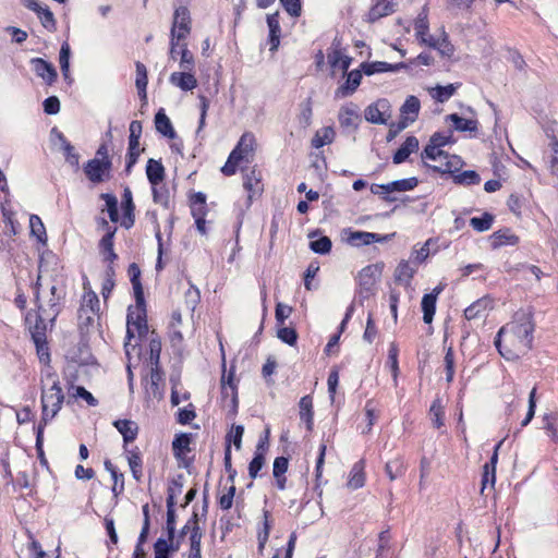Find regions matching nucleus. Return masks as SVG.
Listing matches in <instances>:
<instances>
[{
    "label": "nucleus",
    "mask_w": 558,
    "mask_h": 558,
    "mask_svg": "<svg viewBox=\"0 0 558 558\" xmlns=\"http://www.w3.org/2000/svg\"><path fill=\"white\" fill-rule=\"evenodd\" d=\"M128 275L137 300L134 310L129 308L126 316V340L124 349H161V341L155 330H149L146 310L143 305V287L141 283V269L136 263L128 267Z\"/></svg>",
    "instance_id": "obj_1"
},
{
    "label": "nucleus",
    "mask_w": 558,
    "mask_h": 558,
    "mask_svg": "<svg viewBox=\"0 0 558 558\" xmlns=\"http://www.w3.org/2000/svg\"><path fill=\"white\" fill-rule=\"evenodd\" d=\"M83 290L84 293L77 313L81 333L78 349H88L90 345V337H97V330L95 329L94 323L99 315V299L96 292L92 289L87 279L83 282Z\"/></svg>",
    "instance_id": "obj_2"
},
{
    "label": "nucleus",
    "mask_w": 558,
    "mask_h": 558,
    "mask_svg": "<svg viewBox=\"0 0 558 558\" xmlns=\"http://www.w3.org/2000/svg\"><path fill=\"white\" fill-rule=\"evenodd\" d=\"M534 328L535 325L531 313L525 311L515 312L512 320L499 329L494 344L496 349H500L502 337L510 336L518 340L519 345L531 347L533 342Z\"/></svg>",
    "instance_id": "obj_3"
},
{
    "label": "nucleus",
    "mask_w": 558,
    "mask_h": 558,
    "mask_svg": "<svg viewBox=\"0 0 558 558\" xmlns=\"http://www.w3.org/2000/svg\"><path fill=\"white\" fill-rule=\"evenodd\" d=\"M86 179L94 185L109 182L113 178V160L108 143H101L94 158L83 165Z\"/></svg>",
    "instance_id": "obj_4"
},
{
    "label": "nucleus",
    "mask_w": 558,
    "mask_h": 558,
    "mask_svg": "<svg viewBox=\"0 0 558 558\" xmlns=\"http://www.w3.org/2000/svg\"><path fill=\"white\" fill-rule=\"evenodd\" d=\"M255 148V135L252 132H244L222 166V174L226 177L235 174L241 162H250L252 160Z\"/></svg>",
    "instance_id": "obj_5"
},
{
    "label": "nucleus",
    "mask_w": 558,
    "mask_h": 558,
    "mask_svg": "<svg viewBox=\"0 0 558 558\" xmlns=\"http://www.w3.org/2000/svg\"><path fill=\"white\" fill-rule=\"evenodd\" d=\"M25 322L36 349H47L48 332L52 330L54 322L44 318L38 311L27 313Z\"/></svg>",
    "instance_id": "obj_6"
},
{
    "label": "nucleus",
    "mask_w": 558,
    "mask_h": 558,
    "mask_svg": "<svg viewBox=\"0 0 558 558\" xmlns=\"http://www.w3.org/2000/svg\"><path fill=\"white\" fill-rule=\"evenodd\" d=\"M191 33V16L186 7H179L174 10L173 23L171 27V48L170 57L175 59L177 46L184 40Z\"/></svg>",
    "instance_id": "obj_7"
},
{
    "label": "nucleus",
    "mask_w": 558,
    "mask_h": 558,
    "mask_svg": "<svg viewBox=\"0 0 558 558\" xmlns=\"http://www.w3.org/2000/svg\"><path fill=\"white\" fill-rule=\"evenodd\" d=\"M384 269L383 263L367 265L362 268L356 277L359 290L357 293L363 299H368L376 292L377 282Z\"/></svg>",
    "instance_id": "obj_8"
},
{
    "label": "nucleus",
    "mask_w": 558,
    "mask_h": 558,
    "mask_svg": "<svg viewBox=\"0 0 558 558\" xmlns=\"http://www.w3.org/2000/svg\"><path fill=\"white\" fill-rule=\"evenodd\" d=\"M64 400L62 388L56 383L50 388L41 389L43 421L47 424L61 410Z\"/></svg>",
    "instance_id": "obj_9"
},
{
    "label": "nucleus",
    "mask_w": 558,
    "mask_h": 558,
    "mask_svg": "<svg viewBox=\"0 0 558 558\" xmlns=\"http://www.w3.org/2000/svg\"><path fill=\"white\" fill-rule=\"evenodd\" d=\"M187 202L196 230L203 235L207 234L206 216L209 209L206 194L203 192H192L187 196Z\"/></svg>",
    "instance_id": "obj_10"
},
{
    "label": "nucleus",
    "mask_w": 558,
    "mask_h": 558,
    "mask_svg": "<svg viewBox=\"0 0 558 558\" xmlns=\"http://www.w3.org/2000/svg\"><path fill=\"white\" fill-rule=\"evenodd\" d=\"M62 300L63 295L56 286L50 288V296L47 300L40 299L38 289L36 288V311L40 312L43 317L50 322H56L57 317L61 313Z\"/></svg>",
    "instance_id": "obj_11"
},
{
    "label": "nucleus",
    "mask_w": 558,
    "mask_h": 558,
    "mask_svg": "<svg viewBox=\"0 0 558 558\" xmlns=\"http://www.w3.org/2000/svg\"><path fill=\"white\" fill-rule=\"evenodd\" d=\"M243 187L247 192V205L250 206L253 199L260 197L264 192L262 171L256 167L247 170L243 175Z\"/></svg>",
    "instance_id": "obj_12"
},
{
    "label": "nucleus",
    "mask_w": 558,
    "mask_h": 558,
    "mask_svg": "<svg viewBox=\"0 0 558 558\" xmlns=\"http://www.w3.org/2000/svg\"><path fill=\"white\" fill-rule=\"evenodd\" d=\"M23 4L37 14L41 25L49 32L57 29V22L53 13L48 7H41L37 0H23Z\"/></svg>",
    "instance_id": "obj_13"
},
{
    "label": "nucleus",
    "mask_w": 558,
    "mask_h": 558,
    "mask_svg": "<svg viewBox=\"0 0 558 558\" xmlns=\"http://www.w3.org/2000/svg\"><path fill=\"white\" fill-rule=\"evenodd\" d=\"M339 124L344 130L356 131L361 123L359 108L354 104L342 106L338 113Z\"/></svg>",
    "instance_id": "obj_14"
},
{
    "label": "nucleus",
    "mask_w": 558,
    "mask_h": 558,
    "mask_svg": "<svg viewBox=\"0 0 558 558\" xmlns=\"http://www.w3.org/2000/svg\"><path fill=\"white\" fill-rule=\"evenodd\" d=\"M121 208V226L125 229H131L135 223V204L133 202L132 191L129 186H125L123 190Z\"/></svg>",
    "instance_id": "obj_15"
},
{
    "label": "nucleus",
    "mask_w": 558,
    "mask_h": 558,
    "mask_svg": "<svg viewBox=\"0 0 558 558\" xmlns=\"http://www.w3.org/2000/svg\"><path fill=\"white\" fill-rule=\"evenodd\" d=\"M99 253L102 262L108 264L109 269L112 271V264L118 259V254L114 252V230L105 233L98 243Z\"/></svg>",
    "instance_id": "obj_16"
},
{
    "label": "nucleus",
    "mask_w": 558,
    "mask_h": 558,
    "mask_svg": "<svg viewBox=\"0 0 558 558\" xmlns=\"http://www.w3.org/2000/svg\"><path fill=\"white\" fill-rule=\"evenodd\" d=\"M444 287L437 286L432 292L426 293L422 298L421 307L423 312V320L425 324H430L434 319L436 312V303L438 295L442 292Z\"/></svg>",
    "instance_id": "obj_17"
},
{
    "label": "nucleus",
    "mask_w": 558,
    "mask_h": 558,
    "mask_svg": "<svg viewBox=\"0 0 558 558\" xmlns=\"http://www.w3.org/2000/svg\"><path fill=\"white\" fill-rule=\"evenodd\" d=\"M441 160L444 161L439 166L428 165L426 162L424 163L434 172L441 174H451L453 177L458 171H460V169L463 166L462 159L457 155H450L447 153Z\"/></svg>",
    "instance_id": "obj_18"
},
{
    "label": "nucleus",
    "mask_w": 558,
    "mask_h": 558,
    "mask_svg": "<svg viewBox=\"0 0 558 558\" xmlns=\"http://www.w3.org/2000/svg\"><path fill=\"white\" fill-rule=\"evenodd\" d=\"M493 308V299L489 295L477 299L464 310V317L468 320L484 317Z\"/></svg>",
    "instance_id": "obj_19"
},
{
    "label": "nucleus",
    "mask_w": 558,
    "mask_h": 558,
    "mask_svg": "<svg viewBox=\"0 0 558 558\" xmlns=\"http://www.w3.org/2000/svg\"><path fill=\"white\" fill-rule=\"evenodd\" d=\"M362 73V69L348 72L345 82L336 89L335 97L344 98L352 95L361 84Z\"/></svg>",
    "instance_id": "obj_20"
},
{
    "label": "nucleus",
    "mask_w": 558,
    "mask_h": 558,
    "mask_svg": "<svg viewBox=\"0 0 558 558\" xmlns=\"http://www.w3.org/2000/svg\"><path fill=\"white\" fill-rule=\"evenodd\" d=\"M222 360V376H221V390L225 399L230 397L231 404H238L235 385L233 381L234 369L233 366L230 368L229 374H226V355L225 351H221Z\"/></svg>",
    "instance_id": "obj_21"
},
{
    "label": "nucleus",
    "mask_w": 558,
    "mask_h": 558,
    "mask_svg": "<svg viewBox=\"0 0 558 558\" xmlns=\"http://www.w3.org/2000/svg\"><path fill=\"white\" fill-rule=\"evenodd\" d=\"M421 109L420 100L416 96H408L404 104L402 105L401 112V129L408 126L410 122H414L417 119Z\"/></svg>",
    "instance_id": "obj_22"
},
{
    "label": "nucleus",
    "mask_w": 558,
    "mask_h": 558,
    "mask_svg": "<svg viewBox=\"0 0 558 558\" xmlns=\"http://www.w3.org/2000/svg\"><path fill=\"white\" fill-rule=\"evenodd\" d=\"M395 5L393 0H376L367 13L366 21L375 23L381 17L392 14L395 12Z\"/></svg>",
    "instance_id": "obj_23"
},
{
    "label": "nucleus",
    "mask_w": 558,
    "mask_h": 558,
    "mask_svg": "<svg viewBox=\"0 0 558 558\" xmlns=\"http://www.w3.org/2000/svg\"><path fill=\"white\" fill-rule=\"evenodd\" d=\"M31 62L36 75L41 77L48 85L56 82L58 73L51 63L41 58H34Z\"/></svg>",
    "instance_id": "obj_24"
},
{
    "label": "nucleus",
    "mask_w": 558,
    "mask_h": 558,
    "mask_svg": "<svg viewBox=\"0 0 558 558\" xmlns=\"http://www.w3.org/2000/svg\"><path fill=\"white\" fill-rule=\"evenodd\" d=\"M388 107L387 100H378L374 104H371L365 109V119L374 124H386L387 116L386 108Z\"/></svg>",
    "instance_id": "obj_25"
},
{
    "label": "nucleus",
    "mask_w": 558,
    "mask_h": 558,
    "mask_svg": "<svg viewBox=\"0 0 558 558\" xmlns=\"http://www.w3.org/2000/svg\"><path fill=\"white\" fill-rule=\"evenodd\" d=\"M446 121L452 123L453 130L458 132H470L473 136L477 135L478 121L477 119H465L460 117L458 113H451L446 117Z\"/></svg>",
    "instance_id": "obj_26"
},
{
    "label": "nucleus",
    "mask_w": 558,
    "mask_h": 558,
    "mask_svg": "<svg viewBox=\"0 0 558 558\" xmlns=\"http://www.w3.org/2000/svg\"><path fill=\"white\" fill-rule=\"evenodd\" d=\"M193 71H180L173 72L170 75V83L180 89L187 92L192 90L197 86V80L195 75L192 73Z\"/></svg>",
    "instance_id": "obj_27"
},
{
    "label": "nucleus",
    "mask_w": 558,
    "mask_h": 558,
    "mask_svg": "<svg viewBox=\"0 0 558 558\" xmlns=\"http://www.w3.org/2000/svg\"><path fill=\"white\" fill-rule=\"evenodd\" d=\"M519 242L520 238L509 228L497 230L490 235V245L493 248H498L505 245L514 246L519 244Z\"/></svg>",
    "instance_id": "obj_28"
},
{
    "label": "nucleus",
    "mask_w": 558,
    "mask_h": 558,
    "mask_svg": "<svg viewBox=\"0 0 558 558\" xmlns=\"http://www.w3.org/2000/svg\"><path fill=\"white\" fill-rule=\"evenodd\" d=\"M147 180L151 186L161 184L166 177V170L160 160L149 158L146 165Z\"/></svg>",
    "instance_id": "obj_29"
},
{
    "label": "nucleus",
    "mask_w": 558,
    "mask_h": 558,
    "mask_svg": "<svg viewBox=\"0 0 558 558\" xmlns=\"http://www.w3.org/2000/svg\"><path fill=\"white\" fill-rule=\"evenodd\" d=\"M418 149V140L415 136H408L401 146L393 154L392 161L395 165L404 162L412 153Z\"/></svg>",
    "instance_id": "obj_30"
},
{
    "label": "nucleus",
    "mask_w": 558,
    "mask_h": 558,
    "mask_svg": "<svg viewBox=\"0 0 558 558\" xmlns=\"http://www.w3.org/2000/svg\"><path fill=\"white\" fill-rule=\"evenodd\" d=\"M203 533L198 525V517L197 513H193V525L190 536V553L189 558H202L201 554V543H202Z\"/></svg>",
    "instance_id": "obj_31"
},
{
    "label": "nucleus",
    "mask_w": 558,
    "mask_h": 558,
    "mask_svg": "<svg viewBox=\"0 0 558 558\" xmlns=\"http://www.w3.org/2000/svg\"><path fill=\"white\" fill-rule=\"evenodd\" d=\"M415 274L416 268L412 267L409 260L402 259L395 270L393 278L397 283L410 287Z\"/></svg>",
    "instance_id": "obj_32"
},
{
    "label": "nucleus",
    "mask_w": 558,
    "mask_h": 558,
    "mask_svg": "<svg viewBox=\"0 0 558 558\" xmlns=\"http://www.w3.org/2000/svg\"><path fill=\"white\" fill-rule=\"evenodd\" d=\"M190 444L191 436L189 434L178 435L172 442L173 454L178 460L184 462V466H187L185 453L191 451Z\"/></svg>",
    "instance_id": "obj_33"
},
{
    "label": "nucleus",
    "mask_w": 558,
    "mask_h": 558,
    "mask_svg": "<svg viewBox=\"0 0 558 558\" xmlns=\"http://www.w3.org/2000/svg\"><path fill=\"white\" fill-rule=\"evenodd\" d=\"M136 77H135V86L137 88L138 96L142 100H146L147 98V84H148V73L146 65L141 61L135 62Z\"/></svg>",
    "instance_id": "obj_34"
},
{
    "label": "nucleus",
    "mask_w": 558,
    "mask_h": 558,
    "mask_svg": "<svg viewBox=\"0 0 558 558\" xmlns=\"http://www.w3.org/2000/svg\"><path fill=\"white\" fill-rule=\"evenodd\" d=\"M365 462L364 460H360L351 469L350 477L348 481V487L350 489H357L364 486L365 483Z\"/></svg>",
    "instance_id": "obj_35"
},
{
    "label": "nucleus",
    "mask_w": 558,
    "mask_h": 558,
    "mask_svg": "<svg viewBox=\"0 0 558 558\" xmlns=\"http://www.w3.org/2000/svg\"><path fill=\"white\" fill-rule=\"evenodd\" d=\"M113 425L123 436L124 442H131L136 438L138 426L135 422L130 420H118Z\"/></svg>",
    "instance_id": "obj_36"
},
{
    "label": "nucleus",
    "mask_w": 558,
    "mask_h": 558,
    "mask_svg": "<svg viewBox=\"0 0 558 558\" xmlns=\"http://www.w3.org/2000/svg\"><path fill=\"white\" fill-rule=\"evenodd\" d=\"M460 85V83L448 84L446 86L437 85L436 87L430 88L429 94L435 101L442 104L449 100L456 94Z\"/></svg>",
    "instance_id": "obj_37"
},
{
    "label": "nucleus",
    "mask_w": 558,
    "mask_h": 558,
    "mask_svg": "<svg viewBox=\"0 0 558 558\" xmlns=\"http://www.w3.org/2000/svg\"><path fill=\"white\" fill-rule=\"evenodd\" d=\"M155 125L156 130L163 136H167L168 138H173L175 136L172 123L162 109H160L155 116Z\"/></svg>",
    "instance_id": "obj_38"
},
{
    "label": "nucleus",
    "mask_w": 558,
    "mask_h": 558,
    "mask_svg": "<svg viewBox=\"0 0 558 558\" xmlns=\"http://www.w3.org/2000/svg\"><path fill=\"white\" fill-rule=\"evenodd\" d=\"M58 138L62 144L63 155L65 161L72 167L78 168L80 165V154L75 150V147L66 140L63 133H58Z\"/></svg>",
    "instance_id": "obj_39"
},
{
    "label": "nucleus",
    "mask_w": 558,
    "mask_h": 558,
    "mask_svg": "<svg viewBox=\"0 0 558 558\" xmlns=\"http://www.w3.org/2000/svg\"><path fill=\"white\" fill-rule=\"evenodd\" d=\"M144 148H141L140 142L129 141L126 160H125V173L129 175L133 167L136 165Z\"/></svg>",
    "instance_id": "obj_40"
},
{
    "label": "nucleus",
    "mask_w": 558,
    "mask_h": 558,
    "mask_svg": "<svg viewBox=\"0 0 558 558\" xmlns=\"http://www.w3.org/2000/svg\"><path fill=\"white\" fill-rule=\"evenodd\" d=\"M300 418L306 423L307 430L313 429V401L310 396H304L300 400Z\"/></svg>",
    "instance_id": "obj_41"
},
{
    "label": "nucleus",
    "mask_w": 558,
    "mask_h": 558,
    "mask_svg": "<svg viewBox=\"0 0 558 558\" xmlns=\"http://www.w3.org/2000/svg\"><path fill=\"white\" fill-rule=\"evenodd\" d=\"M397 68H398V65H392V64L384 62V61L363 62L361 64V69L363 71V73L367 76H371L376 73L390 72Z\"/></svg>",
    "instance_id": "obj_42"
},
{
    "label": "nucleus",
    "mask_w": 558,
    "mask_h": 558,
    "mask_svg": "<svg viewBox=\"0 0 558 558\" xmlns=\"http://www.w3.org/2000/svg\"><path fill=\"white\" fill-rule=\"evenodd\" d=\"M335 140V131L331 126L323 128L316 131L312 138V146L314 148H322L325 145L332 143Z\"/></svg>",
    "instance_id": "obj_43"
},
{
    "label": "nucleus",
    "mask_w": 558,
    "mask_h": 558,
    "mask_svg": "<svg viewBox=\"0 0 558 558\" xmlns=\"http://www.w3.org/2000/svg\"><path fill=\"white\" fill-rule=\"evenodd\" d=\"M29 227H31V233L34 236H36L38 242L45 244L47 242L46 228H45L41 219L37 215H32L29 217Z\"/></svg>",
    "instance_id": "obj_44"
},
{
    "label": "nucleus",
    "mask_w": 558,
    "mask_h": 558,
    "mask_svg": "<svg viewBox=\"0 0 558 558\" xmlns=\"http://www.w3.org/2000/svg\"><path fill=\"white\" fill-rule=\"evenodd\" d=\"M343 56L344 53L341 47V39L336 37L332 40L330 50L327 54L328 63L333 70L338 68V64L340 63Z\"/></svg>",
    "instance_id": "obj_45"
},
{
    "label": "nucleus",
    "mask_w": 558,
    "mask_h": 558,
    "mask_svg": "<svg viewBox=\"0 0 558 558\" xmlns=\"http://www.w3.org/2000/svg\"><path fill=\"white\" fill-rule=\"evenodd\" d=\"M100 198L106 203V210L111 222L119 221L118 199L113 194L102 193Z\"/></svg>",
    "instance_id": "obj_46"
},
{
    "label": "nucleus",
    "mask_w": 558,
    "mask_h": 558,
    "mask_svg": "<svg viewBox=\"0 0 558 558\" xmlns=\"http://www.w3.org/2000/svg\"><path fill=\"white\" fill-rule=\"evenodd\" d=\"M494 216L489 213H484L481 217H472L470 226L477 232H484L492 228Z\"/></svg>",
    "instance_id": "obj_47"
},
{
    "label": "nucleus",
    "mask_w": 558,
    "mask_h": 558,
    "mask_svg": "<svg viewBox=\"0 0 558 558\" xmlns=\"http://www.w3.org/2000/svg\"><path fill=\"white\" fill-rule=\"evenodd\" d=\"M312 99L307 98L303 104H301L300 113L298 116L299 124L304 129L308 128L312 123Z\"/></svg>",
    "instance_id": "obj_48"
},
{
    "label": "nucleus",
    "mask_w": 558,
    "mask_h": 558,
    "mask_svg": "<svg viewBox=\"0 0 558 558\" xmlns=\"http://www.w3.org/2000/svg\"><path fill=\"white\" fill-rule=\"evenodd\" d=\"M386 474L390 481H395L404 473V464L400 458L388 461L385 465Z\"/></svg>",
    "instance_id": "obj_49"
},
{
    "label": "nucleus",
    "mask_w": 558,
    "mask_h": 558,
    "mask_svg": "<svg viewBox=\"0 0 558 558\" xmlns=\"http://www.w3.org/2000/svg\"><path fill=\"white\" fill-rule=\"evenodd\" d=\"M1 214L3 217L4 223L10 227V232L12 234H16L17 233V229H16L17 222L15 220V213L10 207V204L8 201H5L4 203L1 204Z\"/></svg>",
    "instance_id": "obj_50"
},
{
    "label": "nucleus",
    "mask_w": 558,
    "mask_h": 558,
    "mask_svg": "<svg viewBox=\"0 0 558 558\" xmlns=\"http://www.w3.org/2000/svg\"><path fill=\"white\" fill-rule=\"evenodd\" d=\"M454 183L464 185H475L481 182L480 174L474 170H465L453 177Z\"/></svg>",
    "instance_id": "obj_51"
},
{
    "label": "nucleus",
    "mask_w": 558,
    "mask_h": 558,
    "mask_svg": "<svg viewBox=\"0 0 558 558\" xmlns=\"http://www.w3.org/2000/svg\"><path fill=\"white\" fill-rule=\"evenodd\" d=\"M447 153L441 149V147L434 145L428 142V144L424 147L421 158L423 161L425 160H438L442 159Z\"/></svg>",
    "instance_id": "obj_52"
},
{
    "label": "nucleus",
    "mask_w": 558,
    "mask_h": 558,
    "mask_svg": "<svg viewBox=\"0 0 558 558\" xmlns=\"http://www.w3.org/2000/svg\"><path fill=\"white\" fill-rule=\"evenodd\" d=\"M70 54H71L70 45L66 41H64L61 45V49H60V53H59V63H60L61 72H62L64 78L69 77Z\"/></svg>",
    "instance_id": "obj_53"
},
{
    "label": "nucleus",
    "mask_w": 558,
    "mask_h": 558,
    "mask_svg": "<svg viewBox=\"0 0 558 558\" xmlns=\"http://www.w3.org/2000/svg\"><path fill=\"white\" fill-rule=\"evenodd\" d=\"M178 47L181 48L180 54V68L184 71H193L195 66V60L193 53L187 49L186 44H180Z\"/></svg>",
    "instance_id": "obj_54"
},
{
    "label": "nucleus",
    "mask_w": 558,
    "mask_h": 558,
    "mask_svg": "<svg viewBox=\"0 0 558 558\" xmlns=\"http://www.w3.org/2000/svg\"><path fill=\"white\" fill-rule=\"evenodd\" d=\"M271 519H270V512L268 510H264V522H263V529L258 532V545L259 549L262 550L265 546V544L268 541L270 530H271Z\"/></svg>",
    "instance_id": "obj_55"
},
{
    "label": "nucleus",
    "mask_w": 558,
    "mask_h": 558,
    "mask_svg": "<svg viewBox=\"0 0 558 558\" xmlns=\"http://www.w3.org/2000/svg\"><path fill=\"white\" fill-rule=\"evenodd\" d=\"M429 414L435 427L440 428L444 426V407L441 405L440 399H436L433 402Z\"/></svg>",
    "instance_id": "obj_56"
},
{
    "label": "nucleus",
    "mask_w": 558,
    "mask_h": 558,
    "mask_svg": "<svg viewBox=\"0 0 558 558\" xmlns=\"http://www.w3.org/2000/svg\"><path fill=\"white\" fill-rule=\"evenodd\" d=\"M331 246H332L331 240L326 235H323L319 239L313 240L310 242L311 250L317 254L329 253L331 250Z\"/></svg>",
    "instance_id": "obj_57"
},
{
    "label": "nucleus",
    "mask_w": 558,
    "mask_h": 558,
    "mask_svg": "<svg viewBox=\"0 0 558 558\" xmlns=\"http://www.w3.org/2000/svg\"><path fill=\"white\" fill-rule=\"evenodd\" d=\"M418 185V179L411 177L408 179H401L391 182V187L395 192H407L412 191Z\"/></svg>",
    "instance_id": "obj_58"
},
{
    "label": "nucleus",
    "mask_w": 558,
    "mask_h": 558,
    "mask_svg": "<svg viewBox=\"0 0 558 558\" xmlns=\"http://www.w3.org/2000/svg\"><path fill=\"white\" fill-rule=\"evenodd\" d=\"M352 240H357L359 244L369 245L375 242H380L383 240L381 235L373 232L365 231H356L351 235Z\"/></svg>",
    "instance_id": "obj_59"
},
{
    "label": "nucleus",
    "mask_w": 558,
    "mask_h": 558,
    "mask_svg": "<svg viewBox=\"0 0 558 558\" xmlns=\"http://www.w3.org/2000/svg\"><path fill=\"white\" fill-rule=\"evenodd\" d=\"M414 31L417 38L421 36H427L429 32V22L427 14L423 11L421 12L414 22Z\"/></svg>",
    "instance_id": "obj_60"
},
{
    "label": "nucleus",
    "mask_w": 558,
    "mask_h": 558,
    "mask_svg": "<svg viewBox=\"0 0 558 558\" xmlns=\"http://www.w3.org/2000/svg\"><path fill=\"white\" fill-rule=\"evenodd\" d=\"M438 52L444 57H452L454 53V46L449 40L448 34L442 31V35L439 38L438 47L436 48Z\"/></svg>",
    "instance_id": "obj_61"
},
{
    "label": "nucleus",
    "mask_w": 558,
    "mask_h": 558,
    "mask_svg": "<svg viewBox=\"0 0 558 558\" xmlns=\"http://www.w3.org/2000/svg\"><path fill=\"white\" fill-rule=\"evenodd\" d=\"M277 336L280 340H282L288 345H294L298 340V333L294 328L291 327H281L277 331Z\"/></svg>",
    "instance_id": "obj_62"
},
{
    "label": "nucleus",
    "mask_w": 558,
    "mask_h": 558,
    "mask_svg": "<svg viewBox=\"0 0 558 558\" xmlns=\"http://www.w3.org/2000/svg\"><path fill=\"white\" fill-rule=\"evenodd\" d=\"M550 148L553 151L550 162H549V171L551 175H555L558 178V140L556 137H553L550 142Z\"/></svg>",
    "instance_id": "obj_63"
},
{
    "label": "nucleus",
    "mask_w": 558,
    "mask_h": 558,
    "mask_svg": "<svg viewBox=\"0 0 558 558\" xmlns=\"http://www.w3.org/2000/svg\"><path fill=\"white\" fill-rule=\"evenodd\" d=\"M170 549L169 541L158 538L154 545L155 558H169Z\"/></svg>",
    "instance_id": "obj_64"
}]
</instances>
